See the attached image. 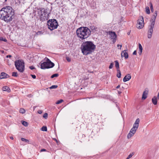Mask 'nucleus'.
<instances>
[{
	"label": "nucleus",
	"instance_id": "6",
	"mask_svg": "<svg viewBox=\"0 0 159 159\" xmlns=\"http://www.w3.org/2000/svg\"><path fill=\"white\" fill-rule=\"evenodd\" d=\"M139 121V118L137 119L133 125V127L130 129L129 133L127 134V137L128 139H130L136 133L138 128Z\"/></svg>",
	"mask_w": 159,
	"mask_h": 159
},
{
	"label": "nucleus",
	"instance_id": "22",
	"mask_svg": "<svg viewBox=\"0 0 159 159\" xmlns=\"http://www.w3.org/2000/svg\"><path fill=\"white\" fill-rule=\"evenodd\" d=\"M146 12L147 14H149L150 13V11L149 8L148 7H146L145 8Z\"/></svg>",
	"mask_w": 159,
	"mask_h": 159
},
{
	"label": "nucleus",
	"instance_id": "28",
	"mask_svg": "<svg viewBox=\"0 0 159 159\" xmlns=\"http://www.w3.org/2000/svg\"><path fill=\"white\" fill-rule=\"evenodd\" d=\"M25 111V110L23 108H20V112L21 113H24Z\"/></svg>",
	"mask_w": 159,
	"mask_h": 159
},
{
	"label": "nucleus",
	"instance_id": "3",
	"mask_svg": "<svg viewBox=\"0 0 159 159\" xmlns=\"http://www.w3.org/2000/svg\"><path fill=\"white\" fill-rule=\"evenodd\" d=\"M77 37L81 40L86 39L90 35V30L86 27H82L78 28L76 31Z\"/></svg>",
	"mask_w": 159,
	"mask_h": 159
},
{
	"label": "nucleus",
	"instance_id": "23",
	"mask_svg": "<svg viewBox=\"0 0 159 159\" xmlns=\"http://www.w3.org/2000/svg\"><path fill=\"white\" fill-rule=\"evenodd\" d=\"M117 70L118 72V73L116 76L118 78H120L121 76V72L119 70Z\"/></svg>",
	"mask_w": 159,
	"mask_h": 159
},
{
	"label": "nucleus",
	"instance_id": "41",
	"mask_svg": "<svg viewBox=\"0 0 159 159\" xmlns=\"http://www.w3.org/2000/svg\"><path fill=\"white\" fill-rule=\"evenodd\" d=\"M137 54V52L136 50L134 51L133 53V55H136Z\"/></svg>",
	"mask_w": 159,
	"mask_h": 159
},
{
	"label": "nucleus",
	"instance_id": "45",
	"mask_svg": "<svg viewBox=\"0 0 159 159\" xmlns=\"http://www.w3.org/2000/svg\"><path fill=\"white\" fill-rule=\"evenodd\" d=\"M120 87V85H118V86L116 87V89H118V88H119Z\"/></svg>",
	"mask_w": 159,
	"mask_h": 159
},
{
	"label": "nucleus",
	"instance_id": "51",
	"mask_svg": "<svg viewBox=\"0 0 159 159\" xmlns=\"http://www.w3.org/2000/svg\"><path fill=\"white\" fill-rule=\"evenodd\" d=\"M121 93V92H119V93Z\"/></svg>",
	"mask_w": 159,
	"mask_h": 159
},
{
	"label": "nucleus",
	"instance_id": "26",
	"mask_svg": "<svg viewBox=\"0 0 159 159\" xmlns=\"http://www.w3.org/2000/svg\"><path fill=\"white\" fill-rule=\"evenodd\" d=\"M58 75H59L58 74H57V73L55 74H54L52 75L51 77L52 78H54L55 77H58Z\"/></svg>",
	"mask_w": 159,
	"mask_h": 159
},
{
	"label": "nucleus",
	"instance_id": "43",
	"mask_svg": "<svg viewBox=\"0 0 159 159\" xmlns=\"http://www.w3.org/2000/svg\"><path fill=\"white\" fill-rule=\"evenodd\" d=\"M11 57V55H7V58H8V57Z\"/></svg>",
	"mask_w": 159,
	"mask_h": 159
},
{
	"label": "nucleus",
	"instance_id": "47",
	"mask_svg": "<svg viewBox=\"0 0 159 159\" xmlns=\"http://www.w3.org/2000/svg\"><path fill=\"white\" fill-rule=\"evenodd\" d=\"M36 106H35L33 107V109H34V110H35V109L36 108Z\"/></svg>",
	"mask_w": 159,
	"mask_h": 159
},
{
	"label": "nucleus",
	"instance_id": "50",
	"mask_svg": "<svg viewBox=\"0 0 159 159\" xmlns=\"http://www.w3.org/2000/svg\"><path fill=\"white\" fill-rule=\"evenodd\" d=\"M127 158H128V159H129L130 158L128 156V157Z\"/></svg>",
	"mask_w": 159,
	"mask_h": 159
},
{
	"label": "nucleus",
	"instance_id": "19",
	"mask_svg": "<svg viewBox=\"0 0 159 159\" xmlns=\"http://www.w3.org/2000/svg\"><path fill=\"white\" fill-rule=\"evenodd\" d=\"M139 50L140 51V53H139V54L140 55L141 53L142 52L143 48L141 45L140 43H139Z\"/></svg>",
	"mask_w": 159,
	"mask_h": 159
},
{
	"label": "nucleus",
	"instance_id": "13",
	"mask_svg": "<svg viewBox=\"0 0 159 159\" xmlns=\"http://www.w3.org/2000/svg\"><path fill=\"white\" fill-rule=\"evenodd\" d=\"M131 78V76L130 74H128L126 75L123 79V81L126 82L129 80Z\"/></svg>",
	"mask_w": 159,
	"mask_h": 159
},
{
	"label": "nucleus",
	"instance_id": "7",
	"mask_svg": "<svg viewBox=\"0 0 159 159\" xmlns=\"http://www.w3.org/2000/svg\"><path fill=\"white\" fill-rule=\"evenodd\" d=\"M46 61L41 63L40 65L41 68L42 69H48L53 67L54 66V63L48 58L46 57Z\"/></svg>",
	"mask_w": 159,
	"mask_h": 159
},
{
	"label": "nucleus",
	"instance_id": "37",
	"mask_svg": "<svg viewBox=\"0 0 159 159\" xmlns=\"http://www.w3.org/2000/svg\"><path fill=\"white\" fill-rule=\"evenodd\" d=\"M66 59L68 62H69L71 61L70 58L68 57H66Z\"/></svg>",
	"mask_w": 159,
	"mask_h": 159
},
{
	"label": "nucleus",
	"instance_id": "5",
	"mask_svg": "<svg viewBox=\"0 0 159 159\" xmlns=\"http://www.w3.org/2000/svg\"><path fill=\"white\" fill-rule=\"evenodd\" d=\"M39 19L42 21L47 20L49 18V14L47 9L41 8L38 11Z\"/></svg>",
	"mask_w": 159,
	"mask_h": 159
},
{
	"label": "nucleus",
	"instance_id": "39",
	"mask_svg": "<svg viewBox=\"0 0 159 159\" xmlns=\"http://www.w3.org/2000/svg\"><path fill=\"white\" fill-rule=\"evenodd\" d=\"M31 75L32 78L34 79H35L36 78V76L35 75Z\"/></svg>",
	"mask_w": 159,
	"mask_h": 159
},
{
	"label": "nucleus",
	"instance_id": "24",
	"mask_svg": "<svg viewBox=\"0 0 159 159\" xmlns=\"http://www.w3.org/2000/svg\"><path fill=\"white\" fill-rule=\"evenodd\" d=\"M150 8L152 12H153L154 11L152 4L151 2H150Z\"/></svg>",
	"mask_w": 159,
	"mask_h": 159
},
{
	"label": "nucleus",
	"instance_id": "27",
	"mask_svg": "<svg viewBox=\"0 0 159 159\" xmlns=\"http://www.w3.org/2000/svg\"><path fill=\"white\" fill-rule=\"evenodd\" d=\"M58 87V86L57 85H52V86H51L49 88L50 89H56Z\"/></svg>",
	"mask_w": 159,
	"mask_h": 159
},
{
	"label": "nucleus",
	"instance_id": "32",
	"mask_svg": "<svg viewBox=\"0 0 159 159\" xmlns=\"http://www.w3.org/2000/svg\"><path fill=\"white\" fill-rule=\"evenodd\" d=\"M0 40L2 41L5 42H6L7 41V40L6 39L3 38L2 37H0Z\"/></svg>",
	"mask_w": 159,
	"mask_h": 159
},
{
	"label": "nucleus",
	"instance_id": "48",
	"mask_svg": "<svg viewBox=\"0 0 159 159\" xmlns=\"http://www.w3.org/2000/svg\"><path fill=\"white\" fill-rule=\"evenodd\" d=\"M10 139H13V137H10Z\"/></svg>",
	"mask_w": 159,
	"mask_h": 159
},
{
	"label": "nucleus",
	"instance_id": "49",
	"mask_svg": "<svg viewBox=\"0 0 159 159\" xmlns=\"http://www.w3.org/2000/svg\"><path fill=\"white\" fill-rule=\"evenodd\" d=\"M130 32H129L127 33L128 35H129L130 34Z\"/></svg>",
	"mask_w": 159,
	"mask_h": 159
},
{
	"label": "nucleus",
	"instance_id": "33",
	"mask_svg": "<svg viewBox=\"0 0 159 159\" xmlns=\"http://www.w3.org/2000/svg\"><path fill=\"white\" fill-rule=\"evenodd\" d=\"M48 116V114L47 113H45L43 115V117L45 119H47Z\"/></svg>",
	"mask_w": 159,
	"mask_h": 159
},
{
	"label": "nucleus",
	"instance_id": "36",
	"mask_svg": "<svg viewBox=\"0 0 159 159\" xmlns=\"http://www.w3.org/2000/svg\"><path fill=\"white\" fill-rule=\"evenodd\" d=\"M42 34V31H39L37 32V34L38 35H39Z\"/></svg>",
	"mask_w": 159,
	"mask_h": 159
},
{
	"label": "nucleus",
	"instance_id": "1",
	"mask_svg": "<svg viewBox=\"0 0 159 159\" xmlns=\"http://www.w3.org/2000/svg\"><path fill=\"white\" fill-rule=\"evenodd\" d=\"M14 14V10L11 7L6 6L0 10V19L7 23L11 21Z\"/></svg>",
	"mask_w": 159,
	"mask_h": 159
},
{
	"label": "nucleus",
	"instance_id": "11",
	"mask_svg": "<svg viewBox=\"0 0 159 159\" xmlns=\"http://www.w3.org/2000/svg\"><path fill=\"white\" fill-rule=\"evenodd\" d=\"M109 35L111 36V38L113 39V42H115L116 41V35L115 32L112 31H109L108 32Z\"/></svg>",
	"mask_w": 159,
	"mask_h": 159
},
{
	"label": "nucleus",
	"instance_id": "4",
	"mask_svg": "<svg viewBox=\"0 0 159 159\" xmlns=\"http://www.w3.org/2000/svg\"><path fill=\"white\" fill-rule=\"evenodd\" d=\"M157 14V11H155L150 19V22L151 24L149 26V29L148 32V37L149 39H150L152 37Z\"/></svg>",
	"mask_w": 159,
	"mask_h": 159
},
{
	"label": "nucleus",
	"instance_id": "46",
	"mask_svg": "<svg viewBox=\"0 0 159 159\" xmlns=\"http://www.w3.org/2000/svg\"><path fill=\"white\" fill-rule=\"evenodd\" d=\"M54 140H55L56 142L57 143H58V141H57V140L56 139H54Z\"/></svg>",
	"mask_w": 159,
	"mask_h": 159
},
{
	"label": "nucleus",
	"instance_id": "30",
	"mask_svg": "<svg viewBox=\"0 0 159 159\" xmlns=\"http://www.w3.org/2000/svg\"><path fill=\"white\" fill-rule=\"evenodd\" d=\"M63 100L62 99H60V100H58L56 102L57 104H59L61 103L63 101Z\"/></svg>",
	"mask_w": 159,
	"mask_h": 159
},
{
	"label": "nucleus",
	"instance_id": "18",
	"mask_svg": "<svg viewBox=\"0 0 159 159\" xmlns=\"http://www.w3.org/2000/svg\"><path fill=\"white\" fill-rule=\"evenodd\" d=\"M152 103L155 105H156L157 103V98L156 97H154L152 99Z\"/></svg>",
	"mask_w": 159,
	"mask_h": 159
},
{
	"label": "nucleus",
	"instance_id": "42",
	"mask_svg": "<svg viewBox=\"0 0 159 159\" xmlns=\"http://www.w3.org/2000/svg\"><path fill=\"white\" fill-rule=\"evenodd\" d=\"M46 151V150L44 149H41V152H43V151Z\"/></svg>",
	"mask_w": 159,
	"mask_h": 159
},
{
	"label": "nucleus",
	"instance_id": "44",
	"mask_svg": "<svg viewBox=\"0 0 159 159\" xmlns=\"http://www.w3.org/2000/svg\"><path fill=\"white\" fill-rule=\"evenodd\" d=\"M119 46H120V49H121V48L122 47V45H120V44H118L117 45V47H118Z\"/></svg>",
	"mask_w": 159,
	"mask_h": 159
},
{
	"label": "nucleus",
	"instance_id": "52",
	"mask_svg": "<svg viewBox=\"0 0 159 159\" xmlns=\"http://www.w3.org/2000/svg\"><path fill=\"white\" fill-rule=\"evenodd\" d=\"M7 1V0H5V2H6Z\"/></svg>",
	"mask_w": 159,
	"mask_h": 159
},
{
	"label": "nucleus",
	"instance_id": "15",
	"mask_svg": "<svg viewBox=\"0 0 159 159\" xmlns=\"http://www.w3.org/2000/svg\"><path fill=\"white\" fill-rule=\"evenodd\" d=\"M90 29L93 32H95L98 31V28L97 27L94 26H91L90 27Z\"/></svg>",
	"mask_w": 159,
	"mask_h": 159
},
{
	"label": "nucleus",
	"instance_id": "17",
	"mask_svg": "<svg viewBox=\"0 0 159 159\" xmlns=\"http://www.w3.org/2000/svg\"><path fill=\"white\" fill-rule=\"evenodd\" d=\"M2 90L3 91H7L8 92H10V89L7 86H5L2 88Z\"/></svg>",
	"mask_w": 159,
	"mask_h": 159
},
{
	"label": "nucleus",
	"instance_id": "10",
	"mask_svg": "<svg viewBox=\"0 0 159 159\" xmlns=\"http://www.w3.org/2000/svg\"><path fill=\"white\" fill-rule=\"evenodd\" d=\"M144 24L143 18V16H141L137 20L136 27L139 29H141L143 27Z\"/></svg>",
	"mask_w": 159,
	"mask_h": 159
},
{
	"label": "nucleus",
	"instance_id": "9",
	"mask_svg": "<svg viewBox=\"0 0 159 159\" xmlns=\"http://www.w3.org/2000/svg\"><path fill=\"white\" fill-rule=\"evenodd\" d=\"M47 22L48 28L51 31L57 28L58 25L57 20L55 19L49 20Z\"/></svg>",
	"mask_w": 159,
	"mask_h": 159
},
{
	"label": "nucleus",
	"instance_id": "29",
	"mask_svg": "<svg viewBox=\"0 0 159 159\" xmlns=\"http://www.w3.org/2000/svg\"><path fill=\"white\" fill-rule=\"evenodd\" d=\"M12 76L14 77H17L18 74L17 72H13L12 73Z\"/></svg>",
	"mask_w": 159,
	"mask_h": 159
},
{
	"label": "nucleus",
	"instance_id": "35",
	"mask_svg": "<svg viewBox=\"0 0 159 159\" xmlns=\"http://www.w3.org/2000/svg\"><path fill=\"white\" fill-rule=\"evenodd\" d=\"M134 155V152H132V153H130L129 155L128 156H129V157L130 158L131 157L133 156Z\"/></svg>",
	"mask_w": 159,
	"mask_h": 159
},
{
	"label": "nucleus",
	"instance_id": "12",
	"mask_svg": "<svg viewBox=\"0 0 159 159\" xmlns=\"http://www.w3.org/2000/svg\"><path fill=\"white\" fill-rule=\"evenodd\" d=\"M121 56L122 57H124L125 59H127L129 55L128 52H126V50H125L122 51L121 54Z\"/></svg>",
	"mask_w": 159,
	"mask_h": 159
},
{
	"label": "nucleus",
	"instance_id": "31",
	"mask_svg": "<svg viewBox=\"0 0 159 159\" xmlns=\"http://www.w3.org/2000/svg\"><path fill=\"white\" fill-rule=\"evenodd\" d=\"M21 140L22 141H25V142H29V141L27 139H25L24 138H21Z\"/></svg>",
	"mask_w": 159,
	"mask_h": 159
},
{
	"label": "nucleus",
	"instance_id": "34",
	"mask_svg": "<svg viewBox=\"0 0 159 159\" xmlns=\"http://www.w3.org/2000/svg\"><path fill=\"white\" fill-rule=\"evenodd\" d=\"M114 65V64L113 63H111L110 65V66H109V69H111L113 67V66Z\"/></svg>",
	"mask_w": 159,
	"mask_h": 159
},
{
	"label": "nucleus",
	"instance_id": "40",
	"mask_svg": "<svg viewBox=\"0 0 159 159\" xmlns=\"http://www.w3.org/2000/svg\"><path fill=\"white\" fill-rule=\"evenodd\" d=\"M38 113L39 114H41L42 113V111L41 110H39L38 111Z\"/></svg>",
	"mask_w": 159,
	"mask_h": 159
},
{
	"label": "nucleus",
	"instance_id": "21",
	"mask_svg": "<svg viewBox=\"0 0 159 159\" xmlns=\"http://www.w3.org/2000/svg\"><path fill=\"white\" fill-rule=\"evenodd\" d=\"M21 123L25 126H27L28 125V123L24 120L21 121Z\"/></svg>",
	"mask_w": 159,
	"mask_h": 159
},
{
	"label": "nucleus",
	"instance_id": "38",
	"mask_svg": "<svg viewBox=\"0 0 159 159\" xmlns=\"http://www.w3.org/2000/svg\"><path fill=\"white\" fill-rule=\"evenodd\" d=\"M29 68H30L31 70H33L35 69V67L34 66H30L29 67Z\"/></svg>",
	"mask_w": 159,
	"mask_h": 159
},
{
	"label": "nucleus",
	"instance_id": "8",
	"mask_svg": "<svg viewBox=\"0 0 159 159\" xmlns=\"http://www.w3.org/2000/svg\"><path fill=\"white\" fill-rule=\"evenodd\" d=\"M16 69L20 72H23L25 69L24 62L22 60H18L15 62Z\"/></svg>",
	"mask_w": 159,
	"mask_h": 159
},
{
	"label": "nucleus",
	"instance_id": "16",
	"mask_svg": "<svg viewBox=\"0 0 159 159\" xmlns=\"http://www.w3.org/2000/svg\"><path fill=\"white\" fill-rule=\"evenodd\" d=\"M148 93V91H146V90L143 92L142 97V99H145L147 98Z\"/></svg>",
	"mask_w": 159,
	"mask_h": 159
},
{
	"label": "nucleus",
	"instance_id": "25",
	"mask_svg": "<svg viewBox=\"0 0 159 159\" xmlns=\"http://www.w3.org/2000/svg\"><path fill=\"white\" fill-rule=\"evenodd\" d=\"M41 130L43 131H47V127L46 126H43L41 129Z\"/></svg>",
	"mask_w": 159,
	"mask_h": 159
},
{
	"label": "nucleus",
	"instance_id": "2",
	"mask_svg": "<svg viewBox=\"0 0 159 159\" xmlns=\"http://www.w3.org/2000/svg\"><path fill=\"white\" fill-rule=\"evenodd\" d=\"M95 47V45L92 42L86 41L81 45L82 52L85 55L91 54L94 51Z\"/></svg>",
	"mask_w": 159,
	"mask_h": 159
},
{
	"label": "nucleus",
	"instance_id": "14",
	"mask_svg": "<svg viewBox=\"0 0 159 159\" xmlns=\"http://www.w3.org/2000/svg\"><path fill=\"white\" fill-rule=\"evenodd\" d=\"M9 75L4 72H2L0 75V79H5L8 78Z\"/></svg>",
	"mask_w": 159,
	"mask_h": 159
},
{
	"label": "nucleus",
	"instance_id": "20",
	"mask_svg": "<svg viewBox=\"0 0 159 159\" xmlns=\"http://www.w3.org/2000/svg\"><path fill=\"white\" fill-rule=\"evenodd\" d=\"M115 66L116 68L117 69V70H119L118 69L119 68V63L118 61L117 60L115 61Z\"/></svg>",
	"mask_w": 159,
	"mask_h": 159
}]
</instances>
